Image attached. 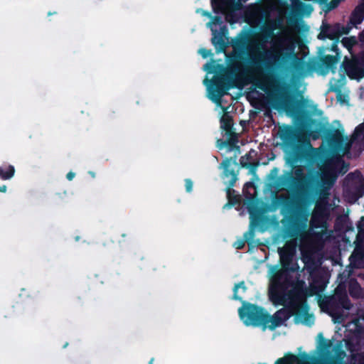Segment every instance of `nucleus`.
Masks as SVG:
<instances>
[{"label":"nucleus","mask_w":364,"mask_h":364,"mask_svg":"<svg viewBox=\"0 0 364 364\" xmlns=\"http://www.w3.org/2000/svg\"><path fill=\"white\" fill-rule=\"evenodd\" d=\"M154 358H151L149 362V364H154Z\"/></svg>","instance_id":"obj_51"},{"label":"nucleus","mask_w":364,"mask_h":364,"mask_svg":"<svg viewBox=\"0 0 364 364\" xmlns=\"http://www.w3.org/2000/svg\"><path fill=\"white\" fill-rule=\"evenodd\" d=\"M360 286L357 281L350 282L348 287V291L352 297H358L360 292Z\"/></svg>","instance_id":"obj_31"},{"label":"nucleus","mask_w":364,"mask_h":364,"mask_svg":"<svg viewBox=\"0 0 364 364\" xmlns=\"http://www.w3.org/2000/svg\"><path fill=\"white\" fill-rule=\"evenodd\" d=\"M364 19V0H360V2L355 6L350 16V23L352 26H356L360 24Z\"/></svg>","instance_id":"obj_19"},{"label":"nucleus","mask_w":364,"mask_h":364,"mask_svg":"<svg viewBox=\"0 0 364 364\" xmlns=\"http://www.w3.org/2000/svg\"><path fill=\"white\" fill-rule=\"evenodd\" d=\"M274 29L275 27L272 24H264L262 26L260 33L258 34L259 38L263 43L267 42L269 39L273 38Z\"/></svg>","instance_id":"obj_21"},{"label":"nucleus","mask_w":364,"mask_h":364,"mask_svg":"<svg viewBox=\"0 0 364 364\" xmlns=\"http://www.w3.org/2000/svg\"><path fill=\"white\" fill-rule=\"evenodd\" d=\"M284 306V308L277 311L283 323L294 316L295 323H302L307 326H311L314 323V316L309 314V306L306 299L304 301H291Z\"/></svg>","instance_id":"obj_7"},{"label":"nucleus","mask_w":364,"mask_h":364,"mask_svg":"<svg viewBox=\"0 0 364 364\" xmlns=\"http://www.w3.org/2000/svg\"><path fill=\"white\" fill-rule=\"evenodd\" d=\"M15 173V168L12 165L0 166V178L2 180L11 179Z\"/></svg>","instance_id":"obj_25"},{"label":"nucleus","mask_w":364,"mask_h":364,"mask_svg":"<svg viewBox=\"0 0 364 364\" xmlns=\"http://www.w3.org/2000/svg\"><path fill=\"white\" fill-rule=\"evenodd\" d=\"M318 338H319V350L323 353L328 352L330 348L332 347V341L330 340L325 339L322 333H319L318 334Z\"/></svg>","instance_id":"obj_27"},{"label":"nucleus","mask_w":364,"mask_h":364,"mask_svg":"<svg viewBox=\"0 0 364 364\" xmlns=\"http://www.w3.org/2000/svg\"><path fill=\"white\" fill-rule=\"evenodd\" d=\"M246 186H252V182H248L245 184Z\"/></svg>","instance_id":"obj_53"},{"label":"nucleus","mask_w":364,"mask_h":364,"mask_svg":"<svg viewBox=\"0 0 364 364\" xmlns=\"http://www.w3.org/2000/svg\"><path fill=\"white\" fill-rule=\"evenodd\" d=\"M353 136L355 139H360L364 143V122L355 127Z\"/></svg>","instance_id":"obj_34"},{"label":"nucleus","mask_w":364,"mask_h":364,"mask_svg":"<svg viewBox=\"0 0 364 364\" xmlns=\"http://www.w3.org/2000/svg\"><path fill=\"white\" fill-rule=\"evenodd\" d=\"M7 191V187L6 185L0 186V192L1 193H6Z\"/></svg>","instance_id":"obj_46"},{"label":"nucleus","mask_w":364,"mask_h":364,"mask_svg":"<svg viewBox=\"0 0 364 364\" xmlns=\"http://www.w3.org/2000/svg\"><path fill=\"white\" fill-rule=\"evenodd\" d=\"M311 282L308 290V296L318 294L325 290L328 280L326 277L320 272H313L310 274Z\"/></svg>","instance_id":"obj_12"},{"label":"nucleus","mask_w":364,"mask_h":364,"mask_svg":"<svg viewBox=\"0 0 364 364\" xmlns=\"http://www.w3.org/2000/svg\"><path fill=\"white\" fill-rule=\"evenodd\" d=\"M315 149L309 140L298 139L292 146V152L289 158L293 171L283 175L279 178V184L284 188L295 191H301L307 179L301 166L296 165L298 162H312L315 158Z\"/></svg>","instance_id":"obj_3"},{"label":"nucleus","mask_w":364,"mask_h":364,"mask_svg":"<svg viewBox=\"0 0 364 364\" xmlns=\"http://www.w3.org/2000/svg\"><path fill=\"white\" fill-rule=\"evenodd\" d=\"M239 288L242 289V290L244 291H246L247 287L245 286L244 281L240 282L239 283L235 284L234 288H233V295H232V299L234 300L242 301V298L240 296H238V294H237V290Z\"/></svg>","instance_id":"obj_33"},{"label":"nucleus","mask_w":364,"mask_h":364,"mask_svg":"<svg viewBox=\"0 0 364 364\" xmlns=\"http://www.w3.org/2000/svg\"><path fill=\"white\" fill-rule=\"evenodd\" d=\"M364 191V183L360 184L358 187V191L362 193Z\"/></svg>","instance_id":"obj_49"},{"label":"nucleus","mask_w":364,"mask_h":364,"mask_svg":"<svg viewBox=\"0 0 364 364\" xmlns=\"http://www.w3.org/2000/svg\"><path fill=\"white\" fill-rule=\"evenodd\" d=\"M318 38L319 39L328 38L332 41L339 40L338 23L333 26L328 24L323 25Z\"/></svg>","instance_id":"obj_18"},{"label":"nucleus","mask_w":364,"mask_h":364,"mask_svg":"<svg viewBox=\"0 0 364 364\" xmlns=\"http://www.w3.org/2000/svg\"><path fill=\"white\" fill-rule=\"evenodd\" d=\"M233 120L231 116L225 114L220 119V127L225 131L226 134L235 133L232 130Z\"/></svg>","instance_id":"obj_23"},{"label":"nucleus","mask_w":364,"mask_h":364,"mask_svg":"<svg viewBox=\"0 0 364 364\" xmlns=\"http://www.w3.org/2000/svg\"><path fill=\"white\" fill-rule=\"evenodd\" d=\"M352 25L351 26H341L339 23H338V32H339V38H341V36L343 34H348L350 29L352 28Z\"/></svg>","instance_id":"obj_37"},{"label":"nucleus","mask_w":364,"mask_h":364,"mask_svg":"<svg viewBox=\"0 0 364 364\" xmlns=\"http://www.w3.org/2000/svg\"><path fill=\"white\" fill-rule=\"evenodd\" d=\"M213 37L211 42L215 47L217 52L225 51L227 48V43L225 41L223 36L228 33V28L225 26H223L220 28V31H218L216 29L211 28Z\"/></svg>","instance_id":"obj_17"},{"label":"nucleus","mask_w":364,"mask_h":364,"mask_svg":"<svg viewBox=\"0 0 364 364\" xmlns=\"http://www.w3.org/2000/svg\"><path fill=\"white\" fill-rule=\"evenodd\" d=\"M294 235V232L289 230V236L292 237Z\"/></svg>","instance_id":"obj_52"},{"label":"nucleus","mask_w":364,"mask_h":364,"mask_svg":"<svg viewBox=\"0 0 364 364\" xmlns=\"http://www.w3.org/2000/svg\"><path fill=\"white\" fill-rule=\"evenodd\" d=\"M297 360V356L292 354L288 353L284 357L277 359L274 364H291ZM259 364H267V363H259Z\"/></svg>","instance_id":"obj_29"},{"label":"nucleus","mask_w":364,"mask_h":364,"mask_svg":"<svg viewBox=\"0 0 364 364\" xmlns=\"http://www.w3.org/2000/svg\"><path fill=\"white\" fill-rule=\"evenodd\" d=\"M75 176V173L73 171H70L67 173L66 178L68 181H72Z\"/></svg>","instance_id":"obj_45"},{"label":"nucleus","mask_w":364,"mask_h":364,"mask_svg":"<svg viewBox=\"0 0 364 364\" xmlns=\"http://www.w3.org/2000/svg\"><path fill=\"white\" fill-rule=\"evenodd\" d=\"M301 356H302L303 358H304L306 360L309 359V356L306 353H304Z\"/></svg>","instance_id":"obj_50"},{"label":"nucleus","mask_w":364,"mask_h":364,"mask_svg":"<svg viewBox=\"0 0 364 364\" xmlns=\"http://www.w3.org/2000/svg\"><path fill=\"white\" fill-rule=\"evenodd\" d=\"M245 243H247V242L244 239H240V240H237L234 243V247L237 250H242L245 247Z\"/></svg>","instance_id":"obj_39"},{"label":"nucleus","mask_w":364,"mask_h":364,"mask_svg":"<svg viewBox=\"0 0 364 364\" xmlns=\"http://www.w3.org/2000/svg\"><path fill=\"white\" fill-rule=\"evenodd\" d=\"M240 164L242 167L250 168L252 171H253L257 166L258 164L256 162H245L243 161V158L242 157L240 160Z\"/></svg>","instance_id":"obj_36"},{"label":"nucleus","mask_w":364,"mask_h":364,"mask_svg":"<svg viewBox=\"0 0 364 364\" xmlns=\"http://www.w3.org/2000/svg\"><path fill=\"white\" fill-rule=\"evenodd\" d=\"M245 40L244 38L237 39V41L233 44V47H242L244 48L245 46Z\"/></svg>","instance_id":"obj_41"},{"label":"nucleus","mask_w":364,"mask_h":364,"mask_svg":"<svg viewBox=\"0 0 364 364\" xmlns=\"http://www.w3.org/2000/svg\"><path fill=\"white\" fill-rule=\"evenodd\" d=\"M301 284H304V282H301ZM297 287H299V285H298ZM300 287H303V285H300Z\"/></svg>","instance_id":"obj_57"},{"label":"nucleus","mask_w":364,"mask_h":364,"mask_svg":"<svg viewBox=\"0 0 364 364\" xmlns=\"http://www.w3.org/2000/svg\"><path fill=\"white\" fill-rule=\"evenodd\" d=\"M204 83L208 85L209 98L216 104H220L222 97L231 87L230 78L225 73L215 75L210 81L205 78Z\"/></svg>","instance_id":"obj_10"},{"label":"nucleus","mask_w":364,"mask_h":364,"mask_svg":"<svg viewBox=\"0 0 364 364\" xmlns=\"http://www.w3.org/2000/svg\"><path fill=\"white\" fill-rule=\"evenodd\" d=\"M255 235V230L252 226L244 234V240L246 241L250 248L256 247L260 245L258 241L254 240Z\"/></svg>","instance_id":"obj_24"},{"label":"nucleus","mask_w":364,"mask_h":364,"mask_svg":"<svg viewBox=\"0 0 364 364\" xmlns=\"http://www.w3.org/2000/svg\"><path fill=\"white\" fill-rule=\"evenodd\" d=\"M200 53L203 58H205L210 54V51L205 48H202L200 50Z\"/></svg>","instance_id":"obj_44"},{"label":"nucleus","mask_w":364,"mask_h":364,"mask_svg":"<svg viewBox=\"0 0 364 364\" xmlns=\"http://www.w3.org/2000/svg\"><path fill=\"white\" fill-rule=\"evenodd\" d=\"M185 187L186 192L191 193L192 191L193 181L190 178L185 179Z\"/></svg>","instance_id":"obj_40"},{"label":"nucleus","mask_w":364,"mask_h":364,"mask_svg":"<svg viewBox=\"0 0 364 364\" xmlns=\"http://www.w3.org/2000/svg\"><path fill=\"white\" fill-rule=\"evenodd\" d=\"M268 317L269 318L268 321H267V326L270 323L268 326L272 330L276 328L283 323L282 320L277 313V311L272 316L268 313Z\"/></svg>","instance_id":"obj_26"},{"label":"nucleus","mask_w":364,"mask_h":364,"mask_svg":"<svg viewBox=\"0 0 364 364\" xmlns=\"http://www.w3.org/2000/svg\"><path fill=\"white\" fill-rule=\"evenodd\" d=\"M342 80L347 75L351 80H360L364 77V65L360 58L359 54H353L351 58L345 56L340 66Z\"/></svg>","instance_id":"obj_11"},{"label":"nucleus","mask_w":364,"mask_h":364,"mask_svg":"<svg viewBox=\"0 0 364 364\" xmlns=\"http://www.w3.org/2000/svg\"><path fill=\"white\" fill-rule=\"evenodd\" d=\"M341 42L343 47L351 52L353 47L357 44V39L355 36L344 37Z\"/></svg>","instance_id":"obj_30"},{"label":"nucleus","mask_w":364,"mask_h":364,"mask_svg":"<svg viewBox=\"0 0 364 364\" xmlns=\"http://www.w3.org/2000/svg\"><path fill=\"white\" fill-rule=\"evenodd\" d=\"M232 164H237L236 156L234 159L231 157L225 158L220 164L223 168V179L230 178L228 181H225V183L227 185L225 191L228 202L225 205L224 208L233 206L238 203L240 200L239 196L235 194V191L232 188L237 180V177L235 171L230 168Z\"/></svg>","instance_id":"obj_9"},{"label":"nucleus","mask_w":364,"mask_h":364,"mask_svg":"<svg viewBox=\"0 0 364 364\" xmlns=\"http://www.w3.org/2000/svg\"><path fill=\"white\" fill-rule=\"evenodd\" d=\"M333 42L331 44V50L336 53V55H337V53L338 52V43L340 40H333Z\"/></svg>","instance_id":"obj_42"},{"label":"nucleus","mask_w":364,"mask_h":364,"mask_svg":"<svg viewBox=\"0 0 364 364\" xmlns=\"http://www.w3.org/2000/svg\"><path fill=\"white\" fill-rule=\"evenodd\" d=\"M340 53L337 55H326L320 58L319 61L316 63V68L321 70V74H326L328 70L335 73L336 70V65L340 60Z\"/></svg>","instance_id":"obj_14"},{"label":"nucleus","mask_w":364,"mask_h":364,"mask_svg":"<svg viewBox=\"0 0 364 364\" xmlns=\"http://www.w3.org/2000/svg\"><path fill=\"white\" fill-rule=\"evenodd\" d=\"M360 41L364 44V30L360 34Z\"/></svg>","instance_id":"obj_48"},{"label":"nucleus","mask_w":364,"mask_h":364,"mask_svg":"<svg viewBox=\"0 0 364 364\" xmlns=\"http://www.w3.org/2000/svg\"><path fill=\"white\" fill-rule=\"evenodd\" d=\"M325 4H326V11H330L336 9L338 6L339 2L337 0H331L329 3L327 4L326 2Z\"/></svg>","instance_id":"obj_38"},{"label":"nucleus","mask_w":364,"mask_h":364,"mask_svg":"<svg viewBox=\"0 0 364 364\" xmlns=\"http://www.w3.org/2000/svg\"><path fill=\"white\" fill-rule=\"evenodd\" d=\"M290 60H293V68L295 70H299L304 68V63L294 52L267 49L262 43L257 45L255 55L249 61L255 70L264 68L268 72L261 80L254 83L255 86L267 95L272 107L284 109L287 112L295 111L296 105L301 102L296 101L289 86L282 82L272 72Z\"/></svg>","instance_id":"obj_1"},{"label":"nucleus","mask_w":364,"mask_h":364,"mask_svg":"<svg viewBox=\"0 0 364 364\" xmlns=\"http://www.w3.org/2000/svg\"><path fill=\"white\" fill-rule=\"evenodd\" d=\"M328 213L323 207L316 205L311 213L309 227L301 235L299 249L303 260H310L316 251L323 248L331 236L327 222Z\"/></svg>","instance_id":"obj_2"},{"label":"nucleus","mask_w":364,"mask_h":364,"mask_svg":"<svg viewBox=\"0 0 364 364\" xmlns=\"http://www.w3.org/2000/svg\"><path fill=\"white\" fill-rule=\"evenodd\" d=\"M296 5L301 9V11L304 14H310L313 11V7L311 5L304 4L301 1H299V0H298L295 6H296Z\"/></svg>","instance_id":"obj_35"},{"label":"nucleus","mask_w":364,"mask_h":364,"mask_svg":"<svg viewBox=\"0 0 364 364\" xmlns=\"http://www.w3.org/2000/svg\"><path fill=\"white\" fill-rule=\"evenodd\" d=\"M280 137L286 143L293 142L296 138V134L294 128L287 126L281 131Z\"/></svg>","instance_id":"obj_22"},{"label":"nucleus","mask_w":364,"mask_h":364,"mask_svg":"<svg viewBox=\"0 0 364 364\" xmlns=\"http://www.w3.org/2000/svg\"><path fill=\"white\" fill-rule=\"evenodd\" d=\"M295 252L296 244L291 242H286L283 247L278 249V253L280 257V263L283 267H291Z\"/></svg>","instance_id":"obj_15"},{"label":"nucleus","mask_w":364,"mask_h":364,"mask_svg":"<svg viewBox=\"0 0 364 364\" xmlns=\"http://www.w3.org/2000/svg\"><path fill=\"white\" fill-rule=\"evenodd\" d=\"M272 210L281 208L280 213L290 224H294L299 220H306L308 213L303 216L305 207L300 200H294L285 194H275L271 202Z\"/></svg>","instance_id":"obj_4"},{"label":"nucleus","mask_w":364,"mask_h":364,"mask_svg":"<svg viewBox=\"0 0 364 364\" xmlns=\"http://www.w3.org/2000/svg\"><path fill=\"white\" fill-rule=\"evenodd\" d=\"M289 271L294 272V269L291 267L284 268L282 266L281 268L275 267L270 279L269 285L290 286L291 282L289 274Z\"/></svg>","instance_id":"obj_13"},{"label":"nucleus","mask_w":364,"mask_h":364,"mask_svg":"<svg viewBox=\"0 0 364 364\" xmlns=\"http://www.w3.org/2000/svg\"><path fill=\"white\" fill-rule=\"evenodd\" d=\"M273 171H275V172L277 171V168H274Z\"/></svg>","instance_id":"obj_56"},{"label":"nucleus","mask_w":364,"mask_h":364,"mask_svg":"<svg viewBox=\"0 0 364 364\" xmlns=\"http://www.w3.org/2000/svg\"><path fill=\"white\" fill-rule=\"evenodd\" d=\"M212 23L215 25H221L223 23V21L220 16H215L212 19Z\"/></svg>","instance_id":"obj_43"},{"label":"nucleus","mask_w":364,"mask_h":364,"mask_svg":"<svg viewBox=\"0 0 364 364\" xmlns=\"http://www.w3.org/2000/svg\"><path fill=\"white\" fill-rule=\"evenodd\" d=\"M228 135L229 136V139L227 141H224L223 143L225 145L228 146L230 149H232L234 148L239 149V146L236 145V144L238 141L237 134L235 132Z\"/></svg>","instance_id":"obj_32"},{"label":"nucleus","mask_w":364,"mask_h":364,"mask_svg":"<svg viewBox=\"0 0 364 364\" xmlns=\"http://www.w3.org/2000/svg\"><path fill=\"white\" fill-rule=\"evenodd\" d=\"M318 304L323 311L335 318L341 317L343 309L350 310L352 306L346 287L341 284L335 289L333 294L319 299Z\"/></svg>","instance_id":"obj_5"},{"label":"nucleus","mask_w":364,"mask_h":364,"mask_svg":"<svg viewBox=\"0 0 364 364\" xmlns=\"http://www.w3.org/2000/svg\"><path fill=\"white\" fill-rule=\"evenodd\" d=\"M54 14H56V12H53V13L48 12V16H50V15Z\"/></svg>","instance_id":"obj_54"},{"label":"nucleus","mask_w":364,"mask_h":364,"mask_svg":"<svg viewBox=\"0 0 364 364\" xmlns=\"http://www.w3.org/2000/svg\"><path fill=\"white\" fill-rule=\"evenodd\" d=\"M238 314L241 320L247 326H267L268 312L257 304L247 301H242V306L238 309Z\"/></svg>","instance_id":"obj_8"},{"label":"nucleus","mask_w":364,"mask_h":364,"mask_svg":"<svg viewBox=\"0 0 364 364\" xmlns=\"http://www.w3.org/2000/svg\"><path fill=\"white\" fill-rule=\"evenodd\" d=\"M358 234L354 242L355 246L353 252L355 257L362 259L364 258V217H361L357 224Z\"/></svg>","instance_id":"obj_16"},{"label":"nucleus","mask_w":364,"mask_h":364,"mask_svg":"<svg viewBox=\"0 0 364 364\" xmlns=\"http://www.w3.org/2000/svg\"><path fill=\"white\" fill-rule=\"evenodd\" d=\"M122 237H126V236H127V235H126V234H122Z\"/></svg>","instance_id":"obj_55"},{"label":"nucleus","mask_w":364,"mask_h":364,"mask_svg":"<svg viewBox=\"0 0 364 364\" xmlns=\"http://www.w3.org/2000/svg\"><path fill=\"white\" fill-rule=\"evenodd\" d=\"M248 211L250 216L252 218L254 216V208L252 206L248 207Z\"/></svg>","instance_id":"obj_47"},{"label":"nucleus","mask_w":364,"mask_h":364,"mask_svg":"<svg viewBox=\"0 0 364 364\" xmlns=\"http://www.w3.org/2000/svg\"><path fill=\"white\" fill-rule=\"evenodd\" d=\"M238 60H245V58L242 54L235 55L233 56V59L231 60V63L229 66L230 73H233L240 70V63Z\"/></svg>","instance_id":"obj_28"},{"label":"nucleus","mask_w":364,"mask_h":364,"mask_svg":"<svg viewBox=\"0 0 364 364\" xmlns=\"http://www.w3.org/2000/svg\"><path fill=\"white\" fill-rule=\"evenodd\" d=\"M290 286L269 285V299L275 306H285L291 301H304L308 296V290L304 287H295L288 290Z\"/></svg>","instance_id":"obj_6"},{"label":"nucleus","mask_w":364,"mask_h":364,"mask_svg":"<svg viewBox=\"0 0 364 364\" xmlns=\"http://www.w3.org/2000/svg\"><path fill=\"white\" fill-rule=\"evenodd\" d=\"M327 138L331 146H341L343 144V134L338 129L330 130L327 134Z\"/></svg>","instance_id":"obj_20"}]
</instances>
